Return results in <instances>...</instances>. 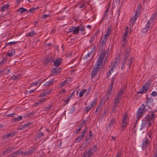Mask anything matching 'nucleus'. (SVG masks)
Returning a JSON list of instances; mask_svg holds the SVG:
<instances>
[{
	"instance_id": "1",
	"label": "nucleus",
	"mask_w": 157,
	"mask_h": 157,
	"mask_svg": "<svg viewBox=\"0 0 157 157\" xmlns=\"http://www.w3.org/2000/svg\"><path fill=\"white\" fill-rule=\"evenodd\" d=\"M141 9V6H138L137 9L136 11L135 14L133 17H132L130 22L129 23V25L130 26H132L134 24V22L136 21L137 17L140 14Z\"/></svg>"
},
{
	"instance_id": "2",
	"label": "nucleus",
	"mask_w": 157,
	"mask_h": 157,
	"mask_svg": "<svg viewBox=\"0 0 157 157\" xmlns=\"http://www.w3.org/2000/svg\"><path fill=\"white\" fill-rule=\"evenodd\" d=\"M151 114L149 113L145 117L146 121L147 122V124L149 123L150 126L151 125L152 122H154L155 116V114L154 112H151Z\"/></svg>"
},
{
	"instance_id": "3",
	"label": "nucleus",
	"mask_w": 157,
	"mask_h": 157,
	"mask_svg": "<svg viewBox=\"0 0 157 157\" xmlns=\"http://www.w3.org/2000/svg\"><path fill=\"white\" fill-rule=\"evenodd\" d=\"M143 137H144V141L142 143V147H137V149L139 151H141V149L145 150L146 149L147 145L148 144V138L146 137V136L145 134H144L143 135ZM139 146V145H138L137 146Z\"/></svg>"
},
{
	"instance_id": "4",
	"label": "nucleus",
	"mask_w": 157,
	"mask_h": 157,
	"mask_svg": "<svg viewBox=\"0 0 157 157\" xmlns=\"http://www.w3.org/2000/svg\"><path fill=\"white\" fill-rule=\"evenodd\" d=\"M51 75L48 77L47 79H45L44 81H43L41 83V85L44 86H46L48 87L51 84L53 83L54 81V78L52 79H50V78Z\"/></svg>"
},
{
	"instance_id": "5",
	"label": "nucleus",
	"mask_w": 157,
	"mask_h": 157,
	"mask_svg": "<svg viewBox=\"0 0 157 157\" xmlns=\"http://www.w3.org/2000/svg\"><path fill=\"white\" fill-rule=\"evenodd\" d=\"M157 13H155L154 17L151 18L150 20L149 21L147 24L146 25L145 28H144L142 29V31L144 33H146L147 32V30L149 29L150 26V24H151L150 22L151 23L154 21V18L156 16L157 17Z\"/></svg>"
},
{
	"instance_id": "6",
	"label": "nucleus",
	"mask_w": 157,
	"mask_h": 157,
	"mask_svg": "<svg viewBox=\"0 0 157 157\" xmlns=\"http://www.w3.org/2000/svg\"><path fill=\"white\" fill-rule=\"evenodd\" d=\"M95 67L94 68V70H92L91 72V77L93 78L97 75V73L98 72L100 69V65H99L96 63L95 64Z\"/></svg>"
},
{
	"instance_id": "7",
	"label": "nucleus",
	"mask_w": 157,
	"mask_h": 157,
	"mask_svg": "<svg viewBox=\"0 0 157 157\" xmlns=\"http://www.w3.org/2000/svg\"><path fill=\"white\" fill-rule=\"evenodd\" d=\"M105 51H102L100 54L97 61L96 64L100 65L102 62V60L104 59L105 55Z\"/></svg>"
},
{
	"instance_id": "8",
	"label": "nucleus",
	"mask_w": 157,
	"mask_h": 157,
	"mask_svg": "<svg viewBox=\"0 0 157 157\" xmlns=\"http://www.w3.org/2000/svg\"><path fill=\"white\" fill-rule=\"evenodd\" d=\"M146 124H147V122L144 119L142 121L140 122L138 127V130H141L145 128L146 127Z\"/></svg>"
},
{
	"instance_id": "9",
	"label": "nucleus",
	"mask_w": 157,
	"mask_h": 157,
	"mask_svg": "<svg viewBox=\"0 0 157 157\" xmlns=\"http://www.w3.org/2000/svg\"><path fill=\"white\" fill-rule=\"evenodd\" d=\"M126 89V86H124L119 91L117 97L119 98V99H121V96L123 93L124 92V91Z\"/></svg>"
},
{
	"instance_id": "10",
	"label": "nucleus",
	"mask_w": 157,
	"mask_h": 157,
	"mask_svg": "<svg viewBox=\"0 0 157 157\" xmlns=\"http://www.w3.org/2000/svg\"><path fill=\"white\" fill-rule=\"evenodd\" d=\"M127 115L125 114L124 115V117L122 118V124L121 125V127L122 128H124L126 126L127 124Z\"/></svg>"
},
{
	"instance_id": "11",
	"label": "nucleus",
	"mask_w": 157,
	"mask_h": 157,
	"mask_svg": "<svg viewBox=\"0 0 157 157\" xmlns=\"http://www.w3.org/2000/svg\"><path fill=\"white\" fill-rule=\"evenodd\" d=\"M93 150H90L89 151H85L84 152L82 157H90L93 152Z\"/></svg>"
},
{
	"instance_id": "12",
	"label": "nucleus",
	"mask_w": 157,
	"mask_h": 157,
	"mask_svg": "<svg viewBox=\"0 0 157 157\" xmlns=\"http://www.w3.org/2000/svg\"><path fill=\"white\" fill-rule=\"evenodd\" d=\"M87 128H86L85 130H83V132L81 133V135L78 136L77 138L76 139L75 141L76 142H78L80 140H81V139L83 138L84 137V136L86 132Z\"/></svg>"
},
{
	"instance_id": "13",
	"label": "nucleus",
	"mask_w": 157,
	"mask_h": 157,
	"mask_svg": "<svg viewBox=\"0 0 157 157\" xmlns=\"http://www.w3.org/2000/svg\"><path fill=\"white\" fill-rule=\"evenodd\" d=\"M145 111V110H144L143 109H141V108H139L136 117L137 120H139L141 116H143L142 115Z\"/></svg>"
},
{
	"instance_id": "14",
	"label": "nucleus",
	"mask_w": 157,
	"mask_h": 157,
	"mask_svg": "<svg viewBox=\"0 0 157 157\" xmlns=\"http://www.w3.org/2000/svg\"><path fill=\"white\" fill-rule=\"evenodd\" d=\"M114 80L113 79L112 80L111 82V84L109 86V88L107 90V96H109L110 95H111V94L112 93L111 90L112 89L113 86L114 84Z\"/></svg>"
},
{
	"instance_id": "15",
	"label": "nucleus",
	"mask_w": 157,
	"mask_h": 157,
	"mask_svg": "<svg viewBox=\"0 0 157 157\" xmlns=\"http://www.w3.org/2000/svg\"><path fill=\"white\" fill-rule=\"evenodd\" d=\"M54 60V59H53L52 57H48L44 59L43 63L47 65L49 62H52Z\"/></svg>"
},
{
	"instance_id": "16",
	"label": "nucleus",
	"mask_w": 157,
	"mask_h": 157,
	"mask_svg": "<svg viewBox=\"0 0 157 157\" xmlns=\"http://www.w3.org/2000/svg\"><path fill=\"white\" fill-rule=\"evenodd\" d=\"M62 59L61 58H58L54 62V65L56 67L59 66L62 63Z\"/></svg>"
},
{
	"instance_id": "17",
	"label": "nucleus",
	"mask_w": 157,
	"mask_h": 157,
	"mask_svg": "<svg viewBox=\"0 0 157 157\" xmlns=\"http://www.w3.org/2000/svg\"><path fill=\"white\" fill-rule=\"evenodd\" d=\"M115 65L114 64H113L112 67L111 68V69L110 70H109V72H108L107 75V77L109 78L110 76L111 75H113L115 74L114 72H111L112 71H113V70H114V69L115 68Z\"/></svg>"
},
{
	"instance_id": "18",
	"label": "nucleus",
	"mask_w": 157,
	"mask_h": 157,
	"mask_svg": "<svg viewBox=\"0 0 157 157\" xmlns=\"http://www.w3.org/2000/svg\"><path fill=\"white\" fill-rule=\"evenodd\" d=\"M73 28H74L73 29V33L75 34H77L80 30V28H79L78 26L77 27H73Z\"/></svg>"
},
{
	"instance_id": "19",
	"label": "nucleus",
	"mask_w": 157,
	"mask_h": 157,
	"mask_svg": "<svg viewBox=\"0 0 157 157\" xmlns=\"http://www.w3.org/2000/svg\"><path fill=\"white\" fill-rule=\"evenodd\" d=\"M145 86H143L141 89V91L138 92V93L143 94L147 92L148 90V89Z\"/></svg>"
},
{
	"instance_id": "20",
	"label": "nucleus",
	"mask_w": 157,
	"mask_h": 157,
	"mask_svg": "<svg viewBox=\"0 0 157 157\" xmlns=\"http://www.w3.org/2000/svg\"><path fill=\"white\" fill-rule=\"evenodd\" d=\"M151 80H149L145 84L144 86H145L147 89H148V90H149L150 87V86L151 83Z\"/></svg>"
},
{
	"instance_id": "21",
	"label": "nucleus",
	"mask_w": 157,
	"mask_h": 157,
	"mask_svg": "<svg viewBox=\"0 0 157 157\" xmlns=\"http://www.w3.org/2000/svg\"><path fill=\"white\" fill-rule=\"evenodd\" d=\"M52 75H55L59 74V71H57L55 68H53L52 69Z\"/></svg>"
},
{
	"instance_id": "22",
	"label": "nucleus",
	"mask_w": 157,
	"mask_h": 157,
	"mask_svg": "<svg viewBox=\"0 0 157 157\" xmlns=\"http://www.w3.org/2000/svg\"><path fill=\"white\" fill-rule=\"evenodd\" d=\"M18 12H20V14H21L22 12L28 11L27 10L23 7H21L17 10Z\"/></svg>"
},
{
	"instance_id": "23",
	"label": "nucleus",
	"mask_w": 157,
	"mask_h": 157,
	"mask_svg": "<svg viewBox=\"0 0 157 157\" xmlns=\"http://www.w3.org/2000/svg\"><path fill=\"white\" fill-rule=\"evenodd\" d=\"M44 135V133H43L42 132H37L36 134V137L38 138H40L42 137V136H43Z\"/></svg>"
},
{
	"instance_id": "24",
	"label": "nucleus",
	"mask_w": 157,
	"mask_h": 157,
	"mask_svg": "<svg viewBox=\"0 0 157 157\" xmlns=\"http://www.w3.org/2000/svg\"><path fill=\"white\" fill-rule=\"evenodd\" d=\"M35 32L34 31H33L30 33H28L26 34L27 36H33L34 34H36Z\"/></svg>"
},
{
	"instance_id": "25",
	"label": "nucleus",
	"mask_w": 157,
	"mask_h": 157,
	"mask_svg": "<svg viewBox=\"0 0 157 157\" xmlns=\"http://www.w3.org/2000/svg\"><path fill=\"white\" fill-rule=\"evenodd\" d=\"M22 153V152L21 150H19L17 151H16V152L13 153V155L11 156L10 157H13L15 156V155H18L20 154H21Z\"/></svg>"
},
{
	"instance_id": "26",
	"label": "nucleus",
	"mask_w": 157,
	"mask_h": 157,
	"mask_svg": "<svg viewBox=\"0 0 157 157\" xmlns=\"http://www.w3.org/2000/svg\"><path fill=\"white\" fill-rule=\"evenodd\" d=\"M105 39L103 38L102 40L101 41H100V45L101 47H103V46H104V45L105 44V43L106 40Z\"/></svg>"
},
{
	"instance_id": "27",
	"label": "nucleus",
	"mask_w": 157,
	"mask_h": 157,
	"mask_svg": "<svg viewBox=\"0 0 157 157\" xmlns=\"http://www.w3.org/2000/svg\"><path fill=\"white\" fill-rule=\"evenodd\" d=\"M10 5L9 4H7L6 5H5L4 6H2L1 10L2 12H3L4 11V9H7L9 7V6Z\"/></svg>"
},
{
	"instance_id": "28",
	"label": "nucleus",
	"mask_w": 157,
	"mask_h": 157,
	"mask_svg": "<svg viewBox=\"0 0 157 157\" xmlns=\"http://www.w3.org/2000/svg\"><path fill=\"white\" fill-rule=\"evenodd\" d=\"M20 75H18L17 76H13L11 77V79H12L13 80H17L20 77Z\"/></svg>"
},
{
	"instance_id": "29",
	"label": "nucleus",
	"mask_w": 157,
	"mask_h": 157,
	"mask_svg": "<svg viewBox=\"0 0 157 157\" xmlns=\"http://www.w3.org/2000/svg\"><path fill=\"white\" fill-rule=\"evenodd\" d=\"M14 133H15V132H12V133H10L9 134H7L6 135H5L4 136V137H6V138H7V137H10V136H14Z\"/></svg>"
},
{
	"instance_id": "30",
	"label": "nucleus",
	"mask_w": 157,
	"mask_h": 157,
	"mask_svg": "<svg viewBox=\"0 0 157 157\" xmlns=\"http://www.w3.org/2000/svg\"><path fill=\"white\" fill-rule=\"evenodd\" d=\"M33 152V151L32 150H29L28 151H26L24 153L23 156H25L26 155H29L32 154Z\"/></svg>"
},
{
	"instance_id": "31",
	"label": "nucleus",
	"mask_w": 157,
	"mask_h": 157,
	"mask_svg": "<svg viewBox=\"0 0 157 157\" xmlns=\"http://www.w3.org/2000/svg\"><path fill=\"white\" fill-rule=\"evenodd\" d=\"M15 53V51H12L11 52L7 53L6 54V55L10 57L13 55Z\"/></svg>"
},
{
	"instance_id": "32",
	"label": "nucleus",
	"mask_w": 157,
	"mask_h": 157,
	"mask_svg": "<svg viewBox=\"0 0 157 157\" xmlns=\"http://www.w3.org/2000/svg\"><path fill=\"white\" fill-rule=\"evenodd\" d=\"M102 106V103H101L100 102V103L98 105V106L97 108L96 109V112H98L101 109V106Z\"/></svg>"
},
{
	"instance_id": "33",
	"label": "nucleus",
	"mask_w": 157,
	"mask_h": 157,
	"mask_svg": "<svg viewBox=\"0 0 157 157\" xmlns=\"http://www.w3.org/2000/svg\"><path fill=\"white\" fill-rule=\"evenodd\" d=\"M120 99H119V98L116 97L114 100V104L118 105L120 102Z\"/></svg>"
},
{
	"instance_id": "34",
	"label": "nucleus",
	"mask_w": 157,
	"mask_h": 157,
	"mask_svg": "<svg viewBox=\"0 0 157 157\" xmlns=\"http://www.w3.org/2000/svg\"><path fill=\"white\" fill-rule=\"evenodd\" d=\"M31 123H32L31 122H29L26 124H25L22 126V127L24 128H25L28 127L31 125Z\"/></svg>"
},
{
	"instance_id": "35",
	"label": "nucleus",
	"mask_w": 157,
	"mask_h": 157,
	"mask_svg": "<svg viewBox=\"0 0 157 157\" xmlns=\"http://www.w3.org/2000/svg\"><path fill=\"white\" fill-rule=\"evenodd\" d=\"M142 136L141 135V132H138V134L137 136V143L138 142V140H139V139L141 138L142 137Z\"/></svg>"
},
{
	"instance_id": "36",
	"label": "nucleus",
	"mask_w": 157,
	"mask_h": 157,
	"mask_svg": "<svg viewBox=\"0 0 157 157\" xmlns=\"http://www.w3.org/2000/svg\"><path fill=\"white\" fill-rule=\"evenodd\" d=\"M91 54V52H90L89 53H87L86 54V55L85 57V58L86 59L85 60L87 61L90 59L89 58L90 57V55Z\"/></svg>"
},
{
	"instance_id": "37",
	"label": "nucleus",
	"mask_w": 157,
	"mask_h": 157,
	"mask_svg": "<svg viewBox=\"0 0 157 157\" xmlns=\"http://www.w3.org/2000/svg\"><path fill=\"white\" fill-rule=\"evenodd\" d=\"M111 29L109 28L107 30V31L106 32V35H105L104 36H106L110 34L111 33Z\"/></svg>"
},
{
	"instance_id": "38",
	"label": "nucleus",
	"mask_w": 157,
	"mask_h": 157,
	"mask_svg": "<svg viewBox=\"0 0 157 157\" xmlns=\"http://www.w3.org/2000/svg\"><path fill=\"white\" fill-rule=\"evenodd\" d=\"M38 8H39V7H36V8L32 7V8H31L29 9V10L28 11V12H29V11L30 12H33L35 10H37Z\"/></svg>"
},
{
	"instance_id": "39",
	"label": "nucleus",
	"mask_w": 157,
	"mask_h": 157,
	"mask_svg": "<svg viewBox=\"0 0 157 157\" xmlns=\"http://www.w3.org/2000/svg\"><path fill=\"white\" fill-rule=\"evenodd\" d=\"M86 90L84 89L82 91H81L79 94V96L82 97L83 96L85 91H86Z\"/></svg>"
},
{
	"instance_id": "40",
	"label": "nucleus",
	"mask_w": 157,
	"mask_h": 157,
	"mask_svg": "<svg viewBox=\"0 0 157 157\" xmlns=\"http://www.w3.org/2000/svg\"><path fill=\"white\" fill-rule=\"evenodd\" d=\"M90 137L89 136V137L88 138L87 136L86 137V140L84 141V144H89L90 142H88V141L90 139Z\"/></svg>"
},
{
	"instance_id": "41",
	"label": "nucleus",
	"mask_w": 157,
	"mask_h": 157,
	"mask_svg": "<svg viewBox=\"0 0 157 157\" xmlns=\"http://www.w3.org/2000/svg\"><path fill=\"white\" fill-rule=\"evenodd\" d=\"M52 105H49L48 106L45 107L44 109V110L45 111H47L50 109L52 108Z\"/></svg>"
},
{
	"instance_id": "42",
	"label": "nucleus",
	"mask_w": 157,
	"mask_h": 157,
	"mask_svg": "<svg viewBox=\"0 0 157 157\" xmlns=\"http://www.w3.org/2000/svg\"><path fill=\"white\" fill-rule=\"evenodd\" d=\"M46 100V98H43L40 100L38 101V102L40 103V104H41L44 102Z\"/></svg>"
},
{
	"instance_id": "43",
	"label": "nucleus",
	"mask_w": 157,
	"mask_h": 157,
	"mask_svg": "<svg viewBox=\"0 0 157 157\" xmlns=\"http://www.w3.org/2000/svg\"><path fill=\"white\" fill-rule=\"evenodd\" d=\"M91 109V108L90 107L87 106L85 108L84 111H86V113H87L88 111Z\"/></svg>"
},
{
	"instance_id": "44",
	"label": "nucleus",
	"mask_w": 157,
	"mask_h": 157,
	"mask_svg": "<svg viewBox=\"0 0 157 157\" xmlns=\"http://www.w3.org/2000/svg\"><path fill=\"white\" fill-rule=\"evenodd\" d=\"M117 106V104H114V105L113 107V109H112V112H114L115 111Z\"/></svg>"
},
{
	"instance_id": "45",
	"label": "nucleus",
	"mask_w": 157,
	"mask_h": 157,
	"mask_svg": "<svg viewBox=\"0 0 157 157\" xmlns=\"http://www.w3.org/2000/svg\"><path fill=\"white\" fill-rule=\"evenodd\" d=\"M133 61V57H131L130 59L128 61L129 62V67H130L131 66V64L132 62Z\"/></svg>"
},
{
	"instance_id": "46",
	"label": "nucleus",
	"mask_w": 157,
	"mask_h": 157,
	"mask_svg": "<svg viewBox=\"0 0 157 157\" xmlns=\"http://www.w3.org/2000/svg\"><path fill=\"white\" fill-rule=\"evenodd\" d=\"M17 41H16V42H10L8 43H7L6 44H7V45H13V44H14L16 43H17Z\"/></svg>"
},
{
	"instance_id": "47",
	"label": "nucleus",
	"mask_w": 157,
	"mask_h": 157,
	"mask_svg": "<svg viewBox=\"0 0 157 157\" xmlns=\"http://www.w3.org/2000/svg\"><path fill=\"white\" fill-rule=\"evenodd\" d=\"M151 95L152 96L156 97L157 96V93L156 91H154L152 92Z\"/></svg>"
},
{
	"instance_id": "48",
	"label": "nucleus",
	"mask_w": 157,
	"mask_h": 157,
	"mask_svg": "<svg viewBox=\"0 0 157 157\" xmlns=\"http://www.w3.org/2000/svg\"><path fill=\"white\" fill-rule=\"evenodd\" d=\"M71 98V97H69V96L67 97L66 100H65L66 102V104L67 103V102L69 101Z\"/></svg>"
},
{
	"instance_id": "49",
	"label": "nucleus",
	"mask_w": 157,
	"mask_h": 157,
	"mask_svg": "<svg viewBox=\"0 0 157 157\" xmlns=\"http://www.w3.org/2000/svg\"><path fill=\"white\" fill-rule=\"evenodd\" d=\"M121 151H119L116 155V157H121Z\"/></svg>"
},
{
	"instance_id": "50",
	"label": "nucleus",
	"mask_w": 157,
	"mask_h": 157,
	"mask_svg": "<svg viewBox=\"0 0 157 157\" xmlns=\"http://www.w3.org/2000/svg\"><path fill=\"white\" fill-rule=\"evenodd\" d=\"M74 28H73V27H72L71 29H68V30H67V33H70L71 32L73 31V29Z\"/></svg>"
},
{
	"instance_id": "51",
	"label": "nucleus",
	"mask_w": 157,
	"mask_h": 157,
	"mask_svg": "<svg viewBox=\"0 0 157 157\" xmlns=\"http://www.w3.org/2000/svg\"><path fill=\"white\" fill-rule=\"evenodd\" d=\"M16 118V121H18L20 120H21L22 119V117L21 116H20L19 117H17V118Z\"/></svg>"
},
{
	"instance_id": "52",
	"label": "nucleus",
	"mask_w": 157,
	"mask_h": 157,
	"mask_svg": "<svg viewBox=\"0 0 157 157\" xmlns=\"http://www.w3.org/2000/svg\"><path fill=\"white\" fill-rule=\"evenodd\" d=\"M128 32L125 31V33L123 34V36L125 37H127V34L128 33Z\"/></svg>"
},
{
	"instance_id": "53",
	"label": "nucleus",
	"mask_w": 157,
	"mask_h": 157,
	"mask_svg": "<svg viewBox=\"0 0 157 157\" xmlns=\"http://www.w3.org/2000/svg\"><path fill=\"white\" fill-rule=\"evenodd\" d=\"M110 123L112 125H113L115 123L114 120L113 119L111 120L110 121Z\"/></svg>"
},
{
	"instance_id": "54",
	"label": "nucleus",
	"mask_w": 157,
	"mask_h": 157,
	"mask_svg": "<svg viewBox=\"0 0 157 157\" xmlns=\"http://www.w3.org/2000/svg\"><path fill=\"white\" fill-rule=\"evenodd\" d=\"M97 149V146H94L92 148V150H93V151L92 152H94Z\"/></svg>"
},
{
	"instance_id": "55",
	"label": "nucleus",
	"mask_w": 157,
	"mask_h": 157,
	"mask_svg": "<svg viewBox=\"0 0 157 157\" xmlns=\"http://www.w3.org/2000/svg\"><path fill=\"white\" fill-rule=\"evenodd\" d=\"M79 28H80V30L81 31H83L84 30V29L83 26H79Z\"/></svg>"
},
{
	"instance_id": "56",
	"label": "nucleus",
	"mask_w": 157,
	"mask_h": 157,
	"mask_svg": "<svg viewBox=\"0 0 157 157\" xmlns=\"http://www.w3.org/2000/svg\"><path fill=\"white\" fill-rule=\"evenodd\" d=\"M56 69V70H57V71H59V72H60V71H61V67H56V68H55Z\"/></svg>"
},
{
	"instance_id": "57",
	"label": "nucleus",
	"mask_w": 157,
	"mask_h": 157,
	"mask_svg": "<svg viewBox=\"0 0 157 157\" xmlns=\"http://www.w3.org/2000/svg\"><path fill=\"white\" fill-rule=\"evenodd\" d=\"M127 38V37H125L124 36H123L122 39H123V41L124 43H125L126 42V40Z\"/></svg>"
},
{
	"instance_id": "58",
	"label": "nucleus",
	"mask_w": 157,
	"mask_h": 157,
	"mask_svg": "<svg viewBox=\"0 0 157 157\" xmlns=\"http://www.w3.org/2000/svg\"><path fill=\"white\" fill-rule=\"evenodd\" d=\"M141 109H143L144 110H145V106L144 105L142 104L141 105V108H140Z\"/></svg>"
},
{
	"instance_id": "59",
	"label": "nucleus",
	"mask_w": 157,
	"mask_h": 157,
	"mask_svg": "<svg viewBox=\"0 0 157 157\" xmlns=\"http://www.w3.org/2000/svg\"><path fill=\"white\" fill-rule=\"evenodd\" d=\"M96 102H97V99H95L93 101V105L94 106H95L96 105Z\"/></svg>"
},
{
	"instance_id": "60",
	"label": "nucleus",
	"mask_w": 157,
	"mask_h": 157,
	"mask_svg": "<svg viewBox=\"0 0 157 157\" xmlns=\"http://www.w3.org/2000/svg\"><path fill=\"white\" fill-rule=\"evenodd\" d=\"M75 107H74L73 108H72L71 110H70V113H72L75 110Z\"/></svg>"
},
{
	"instance_id": "61",
	"label": "nucleus",
	"mask_w": 157,
	"mask_h": 157,
	"mask_svg": "<svg viewBox=\"0 0 157 157\" xmlns=\"http://www.w3.org/2000/svg\"><path fill=\"white\" fill-rule=\"evenodd\" d=\"M129 53H130V51H129L127 50L126 51V53L125 54H126V55L127 56H128L129 55Z\"/></svg>"
},
{
	"instance_id": "62",
	"label": "nucleus",
	"mask_w": 157,
	"mask_h": 157,
	"mask_svg": "<svg viewBox=\"0 0 157 157\" xmlns=\"http://www.w3.org/2000/svg\"><path fill=\"white\" fill-rule=\"evenodd\" d=\"M40 97H45L46 96V95L45 92L43 94H40Z\"/></svg>"
},
{
	"instance_id": "63",
	"label": "nucleus",
	"mask_w": 157,
	"mask_h": 157,
	"mask_svg": "<svg viewBox=\"0 0 157 157\" xmlns=\"http://www.w3.org/2000/svg\"><path fill=\"white\" fill-rule=\"evenodd\" d=\"M50 16L49 15L47 14H44L43 15V17L44 18H46L47 17H49Z\"/></svg>"
},
{
	"instance_id": "64",
	"label": "nucleus",
	"mask_w": 157,
	"mask_h": 157,
	"mask_svg": "<svg viewBox=\"0 0 157 157\" xmlns=\"http://www.w3.org/2000/svg\"><path fill=\"white\" fill-rule=\"evenodd\" d=\"M65 84L63 82H62L61 83L59 84V86L60 87H62L63 86L65 85Z\"/></svg>"
}]
</instances>
